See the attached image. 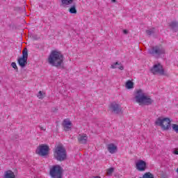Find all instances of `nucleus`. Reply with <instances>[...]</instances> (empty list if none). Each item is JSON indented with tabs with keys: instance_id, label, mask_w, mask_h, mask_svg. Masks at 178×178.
Returning <instances> with one entry per match:
<instances>
[{
	"instance_id": "10",
	"label": "nucleus",
	"mask_w": 178,
	"mask_h": 178,
	"mask_svg": "<svg viewBox=\"0 0 178 178\" xmlns=\"http://www.w3.org/2000/svg\"><path fill=\"white\" fill-rule=\"evenodd\" d=\"M110 108L111 109L112 112L114 113H116L118 115V113H120L122 112V107H120V105L116 104V102H113L111 104Z\"/></svg>"
},
{
	"instance_id": "5",
	"label": "nucleus",
	"mask_w": 178,
	"mask_h": 178,
	"mask_svg": "<svg viewBox=\"0 0 178 178\" xmlns=\"http://www.w3.org/2000/svg\"><path fill=\"white\" fill-rule=\"evenodd\" d=\"M50 176L52 178H62L63 177V169L60 165H56L52 167L50 170Z\"/></svg>"
},
{
	"instance_id": "4",
	"label": "nucleus",
	"mask_w": 178,
	"mask_h": 178,
	"mask_svg": "<svg viewBox=\"0 0 178 178\" xmlns=\"http://www.w3.org/2000/svg\"><path fill=\"white\" fill-rule=\"evenodd\" d=\"M156 126H160L163 130H169L170 129V119L168 118H162L159 117L155 121Z\"/></svg>"
},
{
	"instance_id": "15",
	"label": "nucleus",
	"mask_w": 178,
	"mask_h": 178,
	"mask_svg": "<svg viewBox=\"0 0 178 178\" xmlns=\"http://www.w3.org/2000/svg\"><path fill=\"white\" fill-rule=\"evenodd\" d=\"M111 69H119L120 70H124V67H123V65L122 64V63H119V62H115L113 63L111 65Z\"/></svg>"
},
{
	"instance_id": "27",
	"label": "nucleus",
	"mask_w": 178,
	"mask_h": 178,
	"mask_svg": "<svg viewBox=\"0 0 178 178\" xmlns=\"http://www.w3.org/2000/svg\"><path fill=\"white\" fill-rule=\"evenodd\" d=\"M173 152L175 155H178V151L177 150H175Z\"/></svg>"
},
{
	"instance_id": "8",
	"label": "nucleus",
	"mask_w": 178,
	"mask_h": 178,
	"mask_svg": "<svg viewBox=\"0 0 178 178\" xmlns=\"http://www.w3.org/2000/svg\"><path fill=\"white\" fill-rule=\"evenodd\" d=\"M36 154L40 156H47L49 154V146L41 145L36 149Z\"/></svg>"
},
{
	"instance_id": "28",
	"label": "nucleus",
	"mask_w": 178,
	"mask_h": 178,
	"mask_svg": "<svg viewBox=\"0 0 178 178\" xmlns=\"http://www.w3.org/2000/svg\"><path fill=\"white\" fill-rule=\"evenodd\" d=\"M111 2L115 3L116 2V0H111Z\"/></svg>"
},
{
	"instance_id": "16",
	"label": "nucleus",
	"mask_w": 178,
	"mask_h": 178,
	"mask_svg": "<svg viewBox=\"0 0 178 178\" xmlns=\"http://www.w3.org/2000/svg\"><path fill=\"white\" fill-rule=\"evenodd\" d=\"M169 26L170 29L172 30V31H175V33H177L178 31V22H172L169 24Z\"/></svg>"
},
{
	"instance_id": "23",
	"label": "nucleus",
	"mask_w": 178,
	"mask_h": 178,
	"mask_svg": "<svg viewBox=\"0 0 178 178\" xmlns=\"http://www.w3.org/2000/svg\"><path fill=\"white\" fill-rule=\"evenodd\" d=\"M11 66H12V67H13V69L15 70L16 72H19V68L17 67V65H16V63L13 62L11 63Z\"/></svg>"
},
{
	"instance_id": "19",
	"label": "nucleus",
	"mask_w": 178,
	"mask_h": 178,
	"mask_svg": "<svg viewBox=\"0 0 178 178\" xmlns=\"http://www.w3.org/2000/svg\"><path fill=\"white\" fill-rule=\"evenodd\" d=\"M73 2H74V0H61V3L64 8L69 6V5H72Z\"/></svg>"
},
{
	"instance_id": "18",
	"label": "nucleus",
	"mask_w": 178,
	"mask_h": 178,
	"mask_svg": "<svg viewBox=\"0 0 178 178\" xmlns=\"http://www.w3.org/2000/svg\"><path fill=\"white\" fill-rule=\"evenodd\" d=\"M76 3H74L73 5L69 8V12L72 15L77 14V9H76Z\"/></svg>"
},
{
	"instance_id": "1",
	"label": "nucleus",
	"mask_w": 178,
	"mask_h": 178,
	"mask_svg": "<svg viewBox=\"0 0 178 178\" xmlns=\"http://www.w3.org/2000/svg\"><path fill=\"white\" fill-rule=\"evenodd\" d=\"M63 54L60 51L53 50L48 57V63L59 69L63 65Z\"/></svg>"
},
{
	"instance_id": "9",
	"label": "nucleus",
	"mask_w": 178,
	"mask_h": 178,
	"mask_svg": "<svg viewBox=\"0 0 178 178\" xmlns=\"http://www.w3.org/2000/svg\"><path fill=\"white\" fill-rule=\"evenodd\" d=\"M151 72L154 74H160L161 76H163L165 74L163 66H162L161 63L154 65L151 69Z\"/></svg>"
},
{
	"instance_id": "7",
	"label": "nucleus",
	"mask_w": 178,
	"mask_h": 178,
	"mask_svg": "<svg viewBox=\"0 0 178 178\" xmlns=\"http://www.w3.org/2000/svg\"><path fill=\"white\" fill-rule=\"evenodd\" d=\"M148 52L153 56H160V55H163V54H165V49L159 46H154L149 49Z\"/></svg>"
},
{
	"instance_id": "3",
	"label": "nucleus",
	"mask_w": 178,
	"mask_h": 178,
	"mask_svg": "<svg viewBox=\"0 0 178 178\" xmlns=\"http://www.w3.org/2000/svg\"><path fill=\"white\" fill-rule=\"evenodd\" d=\"M54 158L56 161L60 162H63L67 159V153L66 152V149L62 145H58L55 149L54 151Z\"/></svg>"
},
{
	"instance_id": "21",
	"label": "nucleus",
	"mask_w": 178,
	"mask_h": 178,
	"mask_svg": "<svg viewBox=\"0 0 178 178\" xmlns=\"http://www.w3.org/2000/svg\"><path fill=\"white\" fill-rule=\"evenodd\" d=\"M145 32L147 35L151 36V35H152V34H155V33H156V30L155 29V28H152V29L146 30Z\"/></svg>"
},
{
	"instance_id": "26",
	"label": "nucleus",
	"mask_w": 178,
	"mask_h": 178,
	"mask_svg": "<svg viewBox=\"0 0 178 178\" xmlns=\"http://www.w3.org/2000/svg\"><path fill=\"white\" fill-rule=\"evenodd\" d=\"M40 130H42L43 131H45L46 129H44V127L39 126Z\"/></svg>"
},
{
	"instance_id": "11",
	"label": "nucleus",
	"mask_w": 178,
	"mask_h": 178,
	"mask_svg": "<svg viewBox=\"0 0 178 178\" xmlns=\"http://www.w3.org/2000/svg\"><path fill=\"white\" fill-rule=\"evenodd\" d=\"M136 169L139 172H144L147 169V163L143 160H139L136 163Z\"/></svg>"
},
{
	"instance_id": "25",
	"label": "nucleus",
	"mask_w": 178,
	"mask_h": 178,
	"mask_svg": "<svg viewBox=\"0 0 178 178\" xmlns=\"http://www.w3.org/2000/svg\"><path fill=\"white\" fill-rule=\"evenodd\" d=\"M124 34H129V31L126 29L123 30Z\"/></svg>"
},
{
	"instance_id": "20",
	"label": "nucleus",
	"mask_w": 178,
	"mask_h": 178,
	"mask_svg": "<svg viewBox=\"0 0 178 178\" xmlns=\"http://www.w3.org/2000/svg\"><path fill=\"white\" fill-rule=\"evenodd\" d=\"M125 87L128 89L130 90L131 88H134V83H133V81L129 80L127 81L126 84H125Z\"/></svg>"
},
{
	"instance_id": "24",
	"label": "nucleus",
	"mask_w": 178,
	"mask_h": 178,
	"mask_svg": "<svg viewBox=\"0 0 178 178\" xmlns=\"http://www.w3.org/2000/svg\"><path fill=\"white\" fill-rule=\"evenodd\" d=\"M38 97L40 99L42 98V91H39Z\"/></svg>"
},
{
	"instance_id": "13",
	"label": "nucleus",
	"mask_w": 178,
	"mask_h": 178,
	"mask_svg": "<svg viewBox=\"0 0 178 178\" xmlns=\"http://www.w3.org/2000/svg\"><path fill=\"white\" fill-rule=\"evenodd\" d=\"M77 140L79 144H87L88 136L86 134H81L78 136Z\"/></svg>"
},
{
	"instance_id": "14",
	"label": "nucleus",
	"mask_w": 178,
	"mask_h": 178,
	"mask_svg": "<svg viewBox=\"0 0 178 178\" xmlns=\"http://www.w3.org/2000/svg\"><path fill=\"white\" fill-rule=\"evenodd\" d=\"M107 149L110 154H115V152H118V147L113 143L108 145Z\"/></svg>"
},
{
	"instance_id": "2",
	"label": "nucleus",
	"mask_w": 178,
	"mask_h": 178,
	"mask_svg": "<svg viewBox=\"0 0 178 178\" xmlns=\"http://www.w3.org/2000/svg\"><path fill=\"white\" fill-rule=\"evenodd\" d=\"M135 96V99L138 104L140 105H152L154 100L151 99L149 97L145 95V93L143 91V90L139 89L136 91Z\"/></svg>"
},
{
	"instance_id": "6",
	"label": "nucleus",
	"mask_w": 178,
	"mask_h": 178,
	"mask_svg": "<svg viewBox=\"0 0 178 178\" xmlns=\"http://www.w3.org/2000/svg\"><path fill=\"white\" fill-rule=\"evenodd\" d=\"M27 59H29V51L24 48L22 51V56L17 59L18 65L22 69L27 66Z\"/></svg>"
},
{
	"instance_id": "22",
	"label": "nucleus",
	"mask_w": 178,
	"mask_h": 178,
	"mask_svg": "<svg viewBox=\"0 0 178 178\" xmlns=\"http://www.w3.org/2000/svg\"><path fill=\"white\" fill-rule=\"evenodd\" d=\"M115 172V168H110L107 170V176H112V173Z\"/></svg>"
},
{
	"instance_id": "29",
	"label": "nucleus",
	"mask_w": 178,
	"mask_h": 178,
	"mask_svg": "<svg viewBox=\"0 0 178 178\" xmlns=\"http://www.w3.org/2000/svg\"><path fill=\"white\" fill-rule=\"evenodd\" d=\"M95 178H101L100 177L97 176V177H95Z\"/></svg>"
},
{
	"instance_id": "17",
	"label": "nucleus",
	"mask_w": 178,
	"mask_h": 178,
	"mask_svg": "<svg viewBox=\"0 0 178 178\" xmlns=\"http://www.w3.org/2000/svg\"><path fill=\"white\" fill-rule=\"evenodd\" d=\"M4 178H16V176L12 170H8L4 173Z\"/></svg>"
},
{
	"instance_id": "12",
	"label": "nucleus",
	"mask_w": 178,
	"mask_h": 178,
	"mask_svg": "<svg viewBox=\"0 0 178 178\" xmlns=\"http://www.w3.org/2000/svg\"><path fill=\"white\" fill-rule=\"evenodd\" d=\"M62 126L65 131H69L73 127V124L69 119H65L63 121Z\"/></svg>"
}]
</instances>
